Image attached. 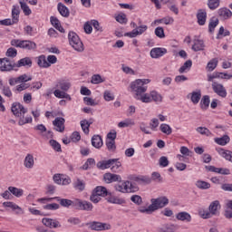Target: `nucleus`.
I'll return each mask as SVG.
<instances>
[{"label": "nucleus", "instance_id": "1", "mask_svg": "<svg viewBox=\"0 0 232 232\" xmlns=\"http://www.w3.org/2000/svg\"><path fill=\"white\" fill-rule=\"evenodd\" d=\"M169 204V199L166 197H160L157 198L150 199V205L148 208L140 207L138 211L140 213H146L147 215H151L154 211H158V209H162V208H166Z\"/></svg>", "mask_w": 232, "mask_h": 232}, {"label": "nucleus", "instance_id": "2", "mask_svg": "<svg viewBox=\"0 0 232 232\" xmlns=\"http://www.w3.org/2000/svg\"><path fill=\"white\" fill-rule=\"evenodd\" d=\"M150 79H138L130 83V90L135 93L134 99L148 92V86L145 84H150Z\"/></svg>", "mask_w": 232, "mask_h": 232}, {"label": "nucleus", "instance_id": "3", "mask_svg": "<svg viewBox=\"0 0 232 232\" xmlns=\"http://www.w3.org/2000/svg\"><path fill=\"white\" fill-rule=\"evenodd\" d=\"M69 44L76 52H84V44L79 38L77 33L70 31L68 34Z\"/></svg>", "mask_w": 232, "mask_h": 232}, {"label": "nucleus", "instance_id": "4", "mask_svg": "<svg viewBox=\"0 0 232 232\" xmlns=\"http://www.w3.org/2000/svg\"><path fill=\"white\" fill-rule=\"evenodd\" d=\"M85 226H87L89 229H92V231H107L111 229V225L99 221L89 222L86 223Z\"/></svg>", "mask_w": 232, "mask_h": 232}, {"label": "nucleus", "instance_id": "5", "mask_svg": "<svg viewBox=\"0 0 232 232\" xmlns=\"http://www.w3.org/2000/svg\"><path fill=\"white\" fill-rule=\"evenodd\" d=\"M11 111L14 117H23V115L28 113V109L24 108L20 102H14L11 107Z\"/></svg>", "mask_w": 232, "mask_h": 232}, {"label": "nucleus", "instance_id": "6", "mask_svg": "<svg viewBox=\"0 0 232 232\" xmlns=\"http://www.w3.org/2000/svg\"><path fill=\"white\" fill-rule=\"evenodd\" d=\"M16 68L15 63L10 62L8 58L0 59V72H12Z\"/></svg>", "mask_w": 232, "mask_h": 232}, {"label": "nucleus", "instance_id": "7", "mask_svg": "<svg viewBox=\"0 0 232 232\" xmlns=\"http://www.w3.org/2000/svg\"><path fill=\"white\" fill-rule=\"evenodd\" d=\"M57 200V202H59L60 206H62V208H72L73 205V200L72 199H68V198H61L60 197H55V198H41L40 200H47V202H51V200Z\"/></svg>", "mask_w": 232, "mask_h": 232}, {"label": "nucleus", "instance_id": "8", "mask_svg": "<svg viewBox=\"0 0 232 232\" xmlns=\"http://www.w3.org/2000/svg\"><path fill=\"white\" fill-rule=\"evenodd\" d=\"M116 191H120V193H131L133 189V184L130 181H123L115 186Z\"/></svg>", "mask_w": 232, "mask_h": 232}, {"label": "nucleus", "instance_id": "9", "mask_svg": "<svg viewBox=\"0 0 232 232\" xmlns=\"http://www.w3.org/2000/svg\"><path fill=\"white\" fill-rule=\"evenodd\" d=\"M212 90L217 95L225 99L227 97V91H226V87L222 85V83H218L217 82H212Z\"/></svg>", "mask_w": 232, "mask_h": 232}, {"label": "nucleus", "instance_id": "10", "mask_svg": "<svg viewBox=\"0 0 232 232\" xmlns=\"http://www.w3.org/2000/svg\"><path fill=\"white\" fill-rule=\"evenodd\" d=\"M207 171H211L212 173H219V175H231V170L225 168H217L213 165L205 166Z\"/></svg>", "mask_w": 232, "mask_h": 232}, {"label": "nucleus", "instance_id": "11", "mask_svg": "<svg viewBox=\"0 0 232 232\" xmlns=\"http://www.w3.org/2000/svg\"><path fill=\"white\" fill-rule=\"evenodd\" d=\"M103 179L107 184H111V182H122V178L119 174L105 173Z\"/></svg>", "mask_w": 232, "mask_h": 232}, {"label": "nucleus", "instance_id": "12", "mask_svg": "<svg viewBox=\"0 0 232 232\" xmlns=\"http://www.w3.org/2000/svg\"><path fill=\"white\" fill-rule=\"evenodd\" d=\"M64 122H66V120L62 117H57L53 121V125L54 126V130L56 131H59L60 133H63L64 131Z\"/></svg>", "mask_w": 232, "mask_h": 232}, {"label": "nucleus", "instance_id": "13", "mask_svg": "<svg viewBox=\"0 0 232 232\" xmlns=\"http://www.w3.org/2000/svg\"><path fill=\"white\" fill-rule=\"evenodd\" d=\"M166 53H168L166 48L156 47L151 49L150 57H152V59H159V57H162V55H166Z\"/></svg>", "mask_w": 232, "mask_h": 232}, {"label": "nucleus", "instance_id": "14", "mask_svg": "<svg viewBox=\"0 0 232 232\" xmlns=\"http://www.w3.org/2000/svg\"><path fill=\"white\" fill-rule=\"evenodd\" d=\"M93 28L95 30H102L101 24L97 20L87 21L83 25V30H93Z\"/></svg>", "mask_w": 232, "mask_h": 232}, {"label": "nucleus", "instance_id": "15", "mask_svg": "<svg viewBox=\"0 0 232 232\" xmlns=\"http://www.w3.org/2000/svg\"><path fill=\"white\" fill-rule=\"evenodd\" d=\"M42 223L44 226H46V227H61V223L58 220L53 218H44L42 219Z\"/></svg>", "mask_w": 232, "mask_h": 232}, {"label": "nucleus", "instance_id": "16", "mask_svg": "<svg viewBox=\"0 0 232 232\" xmlns=\"http://www.w3.org/2000/svg\"><path fill=\"white\" fill-rule=\"evenodd\" d=\"M198 24L204 26L206 24V19H208V13L206 9H199L197 13Z\"/></svg>", "mask_w": 232, "mask_h": 232}, {"label": "nucleus", "instance_id": "17", "mask_svg": "<svg viewBox=\"0 0 232 232\" xmlns=\"http://www.w3.org/2000/svg\"><path fill=\"white\" fill-rule=\"evenodd\" d=\"M218 14L221 19H230L232 16V12L227 7L218 9Z\"/></svg>", "mask_w": 232, "mask_h": 232}, {"label": "nucleus", "instance_id": "18", "mask_svg": "<svg viewBox=\"0 0 232 232\" xmlns=\"http://www.w3.org/2000/svg\"><path fill=\"white\" fill-rule=\"evenodd\" d=\"M216 150L218 153L221 155L226 160H228L229 162H232V151L231 150H226L222 148H217Z\"/></svg>", "mask_w": 232, "mask_h": 232}, {"label": "nucleus", "instance_id": "19", "mask_svg": "<svg viewBox=\"0 0 232 232\" xmlns=\"http://www.w3.org/2000/svg\"><path fill=\"white\" fill-rule=\"evenodd\" d=\"M112 162H114V160L111 159L107 160H101L97 162L96 167L98 169H108L109 168H111Z\"/></svg>", "mask_w": 232, "mask_h": 232}, {"label": "nucleus", "instance_id": "20", "mask_svg": "<svg viewBox=\"0 0 232 232\" xmlns=\"http://www.w3.org/2000/svg\"><path fill=\"white\" fill-rule=\"evenodd\" d=\"M72 186L77 191H84L86 188V182H84L83 179H76V180L73 181Z\"/></svg>", "mask_w": 232, "mask_h": 232}, {"label": "nucleus", "instance_id": "21", "mask_svg": "<svg viewBox=\"0 0 232 232\" xmlns=\"http://www.w3.org/2000/svg\"><path fill=\"white\" fill-rule=\"evenodd\" d=\"M178 229H179V227L177 225L165 224L160 227L158 228V231L159 232H175Z\"/></svg>", "mask_w": 232, "mask_h": 232}, {"label": "nucleus", "instance_id": "22", "mask_svg": "<svg viewBox=\"0 0 232 232\" xmlns=\"http://www.w3.org/2000/svg\"><path fill=\"white\" fill-rule=\"evenodd\" d=\"M15 66L16 68H21L23 66H28V68H32V59H30V57L22 58L15 63Z\"/></svg>", "mask_w": 232, "mask_h": 232}, {"label": "nucleus", "instance_id": "23", "mask_svg": "<svg viewBox=\"0 0 232 232\" xmlns=\"http://www.w3.org/2000/svg\"><path fill=\"white\" fill-rule=\"evenodd\" d=\"M57 8L60 15L63 17H70V9H68L64 4L58 3Z\"/></svg>", "mask_w": 232, "mask_h": 232}, {"label": "nucleus", "instance_id": "24", "mask_svg": "<svg viewBox=\"0 0 232 232\" xmlns=\"http://www.w3.org/2000/svg\"><path fill=\"white\" fill-rule=\"evenodd\" d=\"M37 64L40 68H50L51 64L46 60V55L42 54L37 58Z\"/></svg>", "mask_w": 232, "mask_h": 232}, {"label": "nucleus", "instance_id": "25", "mask_svg": "<svg viewBox=\"0 0 232 232\" xmlns=\"http://www.w3.org/2000/svg\"><path fill=\"white\" fill-rule=\"evenodd\" d=\"M220 209V201L215 200L210 203L208 207V211H210L211 215H217V212Z\"/></svg>", "mask_w": 232, "mask_h": 232}, {"label": "nucleus", "instance_id": "26", "mask_svg": "<svg viewBox=\"0 0 232 232\" xmlns=\"http://www.w3.org/2000/svg\"><path fill=\"white\" fill-rule=\"evenodd\" d=\"M57 88L63 92H68L72 88V83L66 80H62L57 83Z\"/></svg>", "mask_w": 232, "mask_h": 232}, {"label": "nucleus", "instance_id": "27", "mask_svg": "<svg viewBox=\"0 0 232 232\" xmlns=\"http://www.w3.org/2000/svg\"><path fill=\"white\" fill-rule=\"evenodd\" d=\"M96 195H99L100 197H108L110 193L108 192V189L105 187L98 186L92 190Z\"/></svg>", "mask_w": 232, "mask_h": 232}, {"label": "nucleus", "instance_id": "28", "mask_svg": "<svg viewBox=\"0 0 232 232\" xmlns=\"http://www.w3.org/2000/svg\"><path fill=\"white\" fill-rule=\"evenodd\" d=\"M34 164H35L34 161V155L27 154L24 161V166H25L28 169H32V168H34Z\"/></svg>", "mask_w": 232, "mask_h": 232}, {"label": "nucleus", "instance_id": "29", "mask_svg": "<svg viewBox=\"0 0 232 232\" xmlns=\"http://www.w3.org/2000/svg\"><path fill=\"white\" fill-rule=\"evenodd\" d=\"M22 48L24 50H35L37 48V44L32 41L23 40L22 41Z\"/></svg>", "mask_w": 232, "mask_h": 232}, {"label": "nucleus", "instance_id": "30", "mask_svg": "<svg viewBox=\"0 0 232 232\" xmlns=\"http://www.w3.org/2000/svg\"><path fill=\"white\" fill-rule=\"evenodd\" d=\"M92 145L93 146V148H102V138L100 135L92 136Z\"/></svg>", "mask_w": 232, "mask_h": 232}, {"label": "nucleus", "instance_id": "31", "mask_svg": "<svg viewBox=\"0 0 232 232\" xmlns=\"http://www.w3.org/2000/svg\"><path fill=\"white\" fill-rule=\"evenodd\" d=\"M19 14H21V11L19 10L18 5H14L12 9V20L13 23L17 24L19 23Z\"/></svg>", "mask_w": 232, "mask_h": 232}, {"label": "nucleus", "instance_id": "32", "mask_svg": "<svg viewBox=\"0 0 232 232\" xmlns=\"http://www.w3.org/2000/svg\"><path fill=\"white\" fill-rule=\"evenodd\" d=\"M190 95V101L193 104H198L200 102V99L202 98V92L200 91L192 92Z\"/></svg>", "mask_w": 232, "mask_h": 232}, {"label": "nucleus", "instance_id": "33", "mask_svg": "<svg viewBox=\"0 0 232 232\" xmlns=\"http://www.w3.org/2000/svg\"><path fill=\"white\" fill-rule=\"evenodd\" d=\"M66 91H61V90H55L54 91V96L57 97V99H67L68 101H72V96L70 94L65 92Z\"/></svg>", "mask_w": 232, "mask_h": 232}, {"label": "nucleus", "instance_id": "34", "mask_svg": "<svg viewBox=\"0 0 232 232\" xmlns=\"http://www.w3.org/2000/svg\"><path fill=\"white\" fill-rule=\"evenodd\" d=\"M176 218L178 220H181V222H184L187 220V222H191V215L188 212H179L177 214Z\"/></svg>", "mask_w": 232, "mask_h": 232}, {"label": "nucleus", "instance_id": "35", "mask_svg": "<svg viewBox=\"0 0 232 232\" xmlns=\"http://www.w3.org/2000/svg\"><path fill=\"white\" fill-rule=\"evenodd\" d=\"M8 191H10L11 195H14V197H16L17 198L23 197V194L24 193L22 188H18L15 187H8Z\"/></svg>", "mask_w": 232, "mask_h": 232}, {"label": "nucleus", "instance_id": "36", "mask_svg": "<svg viewBox=\"0 0 232 232\" xmlns=\"http://www.w3.org/2000/svg\"><path fill=\"white\" fill-rule=\"evenodd\" d=\"M3 206H4V208H10L11 209H13V211H15V209H18L19 211L16 212L17 214H19V213H21V211H23L21 207H19L18 205H16L15 203H14L12 201L4 202Z\"/></svg>", "mask_w": 232, "mask_h": 232}, {"label": "nucleus", "instance_id": "37", "mask_svg": "<svg viewBox=\"0 0 232 232\" xmlns=\"http://www.w3.org/2000/svg\"><path fill=\"white\" fill-rule=\"evenodd\" d=\"M204 41L195 40L194 44L192 45V50H194V52H201L204 50Z\"/></svg>", "mask_w": 232, "mask_h": 232}, {"label": "nucleus", "instance_id": "38", "mask_svg": "<svg viewBox=\"0 0 232 232\" xmlns=\"http://www.w3.org/2000/svg\"><path fill=\"white\" fill-rule=\"evenodd\" d=\"M209 95H205L202 97L201 101H200V108L201 110H208L209 108Z\"/></svg>", "mask_w": 232, "mask_h": 232}, {"label": "nucleus", "instance_id": "39", "mask_svg": "<svg viewBox=\"0 0 232 232\" xmlns=\"http://www.w3.org/2000/svg\"><path fill=\"white\" fill-rule=\"evenodd\" d=\"M137 101H141V102H151V95L149 93L140 94L139 96H136L135 98Z\"/></svg>", "mask_w": 232, "mask_h": 232}, {"label": "nucleus", "instance_id": "40", "mask_svg": "<svg viewBox=\"0 0 232 232\" xmlns=\"http://www.w3.org/2000/svg\"><path fill=\"white\" fill-rule=\"evenodd\" d=\"M229 140H231L229 139V136H227V135H224L221 138L215 139V142L217 144H218L219 146H226V144H227L229 142Z\"/></svg>", "mask_w": 232, "mask_h": 232}, {"label": "nucleus", "instance_id": "41", "mask_svg": "<svg viewBox=\"0 0 232 232\" xmlns=\"http://www.w3.org/2000/svg\"><path fill=\"white\" fill-rule=\"evenodd\" d=\"M160 130L161 133H165V135H171V133H173V129L166 123L160 124Z\"/></svg>", "mask_w": 232, "mask_h": 232}, {"label": "nucleus", "instance_id": "42", "mask_svg": "<svg viewBox=\"0 0 232 232\" xmlns=\"http://www.w3.org/2000/svg\"><path fill=\"white\" fill-rule=\"evenodd\" d=\"M138 184H151V178L150 176H140L135 179Z\"/></svg>", "mask_w": 232, "mask_h": 232}, {"label": "nucleus", "instance_id": "43", "mask_svg": "<svg viewBox=\"0 0 232 232\" xmlns=\"http://www.w3.org/2000/svg\"><path fill=\"white\" fill-rule=\"evenodd\" d=\"M20 6L21 9L23 10L24 15H30L32 14V9H30V6H28V4L24 1H20Z\"/></svg>", "mask_w": 232, "mask_h": 232}, {"label": "nucleus", "instance_id": "44", "mask_svg": "<svg viewBox=\"0 0 232 232\" xmlns=\"http://www.w3.org/2000/svg\"><path fill=\"white\" fill-rule=\"evenodd\" d=\"M217 66H218V60L217 58H214L208 62L207 65V70L208 72H213V70H215Z\"/></svg>", "mask_w": 232, "mask_h": 232}, {"label": "nucleus", "instance_id": "45", "mask_svg": "<svg viewBox=\"0 0 232 232\" xmlns=\"http://www.w3.org/2000/svg\"><path fill=\"white\" fill-rule=\"evenodd\" d=\"M30 123H32V116L24 117V114H23L20 117V120L18 121L19 126H24V124H30Z\"/></svg>", "mask_w": 232, "mask_h": 232}, {"label": "nucleus", "instance_id": "46", "mask_svg": "<svg viewBox=\"0 0 232 232\" xmlns=\"http://www.w3.org/2000/svg\"><path fill=\"white\" fill-rule=\"evenodd\" d=\"M198 215L201 217V218H211L213 217V214H211L210 210L200 208L198 210Z\"/></svg>", "mask_w": 232, "mask_h": 232}, {"label": "nucleus", "instance_id": "47", "mask_svg": "<svg viewBox=\"0 0 232 232\" xmlns=\"http://www.w3.org/2000/svg\"><path fill=\"white\" fill-rule=\"evenodd\" d=\"M208 6L210 10H217L220 6V0H208Z\"/></svg>", "mask_w": 232, "mask_h": 232}, {"label": "nucleus", "instance_id": "48", "mask_svg": "<svg viewBox=\"0 0 232 232\" xmlns=\"http://www.w3.org/2000/svg\"><path fill=\"white\" fill-rule=\"evenodd\" d=\"M115 20L117 23H120L121 24H126L128 23V18L126 17V14L121 13L118 15L115 16Z\"/></svg>", "mask_w": 232, "mask_h": 232}, {"label": "nucleus", "instance_id": "49", "mask_svg": "<svg viewBox=\"0 0 232 232\" xmlns=\"http://www.w3.org/2000/svg\"><path fill=\"white\" fill-rule=\"evenodd\" d=\"M193 66V62L191 60H188L184 63V64L179 69V73H184L187 70Z\"/></svg>", "mask_w": 232, "mask_h": 232}, {"label": "nucleus", "instance_id": "50", "mask_svg": "<svg viewBox=\"0 0 232 232\" xmlns=\"http://www.w3.org/2000/svg\"><path fill=\"white\" fill-rule=\"evenodd\" d=\"M160 23H164V24H171V23H173V18L171 17H165L160 20H155L151 25H155V24H160Z\"/></svg>", "mask_w": 232, "mask_h": 232}, {"label": "nucleus", "instance_id": "51", "mask_svg": "<svg viewBox=\"0 0 232 232\" xmlns=\"http://www.w3.org/2000/svg\"><path fill=\"white\" fill-rule=\"evenodd\" d=\"M196 186L198 189H209V188H211V184H209V182L202 180H198Z\"/></svg>", "mask_w": 232, "mask_h": 232}, {"label": "nucleus", "instance_id": "52", "mask_svg": "<svg viewBox=\"0 0 232 232\" xmlns=\"http://www.w3.org/2000/svg\"><path fill=\"white\" fill-rule=\"evenodd\" d=\"M93 209V205L89 201L82 200L81 211H92Z\"/></svg>", "mask_w": 232, "mask_h": 232}, {"label": "nucleus", "instance_id": "53", "mask_svg": "<svg viewBox=\"0 0 232 232\" xmlns=\"http://www.w3.org/2000/svg\"><path fill=\"white\" fill-rule=\"evenodd\" d=\"M49 144L52 146L54 151H58V153H61V151H63V150L61 149V143L57 140H50Z\"/></svg>", "mask_w": 232, "mask_h": 232}, {"label": "nucleus", "instance_id": "54", "mask_svg": "<svg viewBox=\"0 0 232 232\" xmlns=\"http://www.w3.org/2000/svg\"><path fill=\"white\" fill-rule=\"evenodd\" d=\"M108 202H111V204H119L120 206L122 204H126V200L118 197H111L108 199Z\"/></svg>", "mask_w": 232, "mask_h": 232}, {"label": "nucleus", "instance_id": "55", "mask_svg": "<svg viewBox=\"0 0 232 232\" xmlns=\"http://www.w3.org/2000/svg\"><path fill=\"white\" fill-rule=\"evenodd\" d=\"M150 99H152V101L155 102H162V95H160L156 91L150 92Z\"/></svg>", "mask_w": 232, "mask_h": 232}, {"label": "nucleus", "instance_id": "56", "mask_svg": "<svg viewBox=\"0 0 232 232\" xmlns=\"http://www.w3.org/2000/svg\"><path fill=\"white\" fill-rule=\"evenodd\" d=\"M91 82L92 84H101V82H104V79H102L101 74H94L92 76Z\"/></svg>", "mask_w": 232, "mask_h": 232}, {"label": "nucleus", "instance_id": "57", "mask_svg": "<svg viewBox=\"0 0 232 232\" xmlns=\"http://www.w3.org/2000/svg\"><path fill=\"white\" fill-rule=\"evenodd\" d=\"M106 146H107V150H109V151H111V153H115L116 150H117V145H115V141L107 140Z\"/></svg>", "mask_w": 232, "mask_h": 232}, {"label": "nucleus", "instance_id": "58", "mask_svg": "<svg viewBox=\"0 0 232 232\" xmlns=\"http://www.w3.org/2000/svg\"><path fill=\"white\" fill-rule=\"evenodd\" d=\"M111 160H114L111 166V171H117V169H119V168H121V166H122V163H121V161H119V159H111Z\"/></svg>", "mask_w": 232, "mask_h": 232}, {"label": "nucleus", "instance_id": "59", "mask_svg": "<svg viewBox=\"0 0 232 232\" xmlns=\"http://www.w3.org/2000/svg\"><path fill=\"white\" fill-rule=\"evenodd\" d=\"M81 126H82V131L88 135V133H90V123H88L87 120H82L81 121Z\"/></svg>", "mask_w": 232, "mask_h": 232}, {"label": "nucleus", "instance_id": "60", "mask_svg": "<svg viewBox=\"0 0 232 232\" xmlns=\"http://www.w3.org/2000/svg\"><path fill=\"white\" fill-rule=\"evenodd\" d=\"M130 200L133 204H136V206H142V197L139 195H132Z\"/></svg>", "mask_w": 232, "mask_h": 232}, {"label": "nucleus", "instance_id": "61", "mask_svg": "<svg viewBox=\"0 0 232 232\" xmlns=\"http://www.w3.org/2000/svg\"><path fill=\"white\" fill-rule=\"evenodd\" d=\"M217 26H218V18L212 17L209 20L208 30H215V28H217Z\"/></svg>", "mask_w": 232, "mask_h": 232}, {"label": "nucleus", "instance_id": "62", "mask_svg": "<svg viewBox=\"0 0 232 232\" xmlns=\"http://www.w3.org/2000/svg\"><path fill=\"white\" fill-rule=\"evenodd\" d=\"M159 164L161 168H167V166H169V160H168V157L162 156L159 160Z\"/></svg>", "mask_w": 232, "mask_h": 232}, {"label": "nucleus", "instance_id": "63", "mask_svg": "<svg viewBox=\"0 0 232 232\" xmlns=\"http://www.w3.org/2000/svg\"><path fill=\"white\" fill-rule=\"evenodd\" d=\"M103 99L110 102V101L115 100V96L113 95V93H111V91H105L103 93Z\"/></svg>", "mask_w": 232, "mask_h": 232}, {"label": "nucleus", "instance_id": "64", "mask_svg": "<svg viewBox=\"0 0 232 232\" xmlns=\"http://www.w3.org/2000/svg\"><path fill=\"white\" fill-rule=\"evenodd\" d=\"M72 208L81 211L82 208V200L79 198L72 200Z\"/></svg>", "mask_w": 232, "mask_h": 232}]
</instances>
